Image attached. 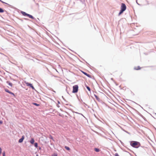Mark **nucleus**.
I'll use <instances>...</instances> for the list:
<instances>
[{
    "instance_id": "0eeeda50",
    "label": "nucleus",
    "mask_w": 156,
    "mask_h": 156,
    "mask_svg": "<svg viewBox=\"0 0 156 156\" xmlns=\"http://www.w3.org/2000/svg\"><path fill=\"white\" fill-rule=\"evenodd\" d=\"M82 72L83 74H84V75L87 76L88 77H90V78H91V76L89 74L87 73H86L84 72H83V71H82Z\"/></svg>"
},
{
    "instance_id": "412c9836",
    "label": "nucleus",
    "mask_w": 156,
    "mask_h": 156,
    "mask_svg": "<svg viewBox=\"0 0 156 156\" xmlns=\"http://www.w3.org/2000/svg\"><path fill=\"white\" fill-rule=\"evenodd\" d=\"M50 138L53 141H54V139L53 137L52 136H50Z\"/></svg>"
},
{
    "instance_id": "a878e982",
    "label": "nucleus",
    "mask_w": 156,
    "mask_h": 156,
    "mask_svg": "<svg viewBox=\"0 0 156 156\" xmlns=\"http://www.w3.org/2000/svg\"><path fill=\"white\" fill-rule=\"evenodd\" d=\"M0 1L2 2L3 3H5L4 2H3V1H2L1 0H0Z\"/></svg>"
},
{
    "instance_id": "4468645a",
    "label": "nucleus",
    "mask_w": 156,
    "mask_h": 156,
    "mask_svg": "<svg viewBox=\"0 0 156 156\" xmlns=\"http://www.w3.org/2000/svg\"><path fill=\"white\" fill-rule=\"evenodd\" d=\"M65 148L67 150H70V148L69 147H67V146H66L65 147Z\"/></svg>"
},
{
    "instance_id": "dca6fc26",
    "label": "nucleus",
    "mask_w": 156,
    "mask_h": 156,
    "mask_svg": "<svg viewBox=\"0 0 156 156\" xmlns=\"http://www.w3.org/2000/svg\"><path fill=\"white\" fill-rule=\"evenodd\" d=\"M34 146H35V147H36L37 148V147H38V144H37V143H34Z\"/></svg>"
},
{
    "instance_id": "1a4fd4ad",
    "label": "nucleus",
    "mask_w": 156,
    "mask_h": 156,
    "mask_svg": "<svg viewBox=\"0 0 156 156\" xmlns=\"http://www.w3.org/2000/svg\"><path fill=\"white\" fill-rule=\"evenodd\" d=\"M30 143L32 144H33L34 142V140L33 138H32L30 141Z\"/></svg>"
},
{
    "instance_id": "ddd939ff",
    "label": "nucleus",
    "mask_w": 156,
    "mask_h": 156,
    "mask_svg": "<svg viewBox=\"0 0 156 156\" xmlns=\"http://www.w3.org/2000/svg\"><path fill=\"white\" fill-rule=\"evenodd\" d=\"M33 104L36 106H39V104H38L36 103H33Z\"/></svg>"
},
{
    "instance_id": "6ab92c4d",
    "label": "nucleus",
    "mask_w": 156,
    "mask_h": 156,
    "mask_svg": "<svg viewBox=\"0 0 156 156\" xmlns=\"http://www.w3.org/2000/svg\"><path fill=\"white\" fill-rule=\"evenodd\" d=\"M87 90L89 91H90V88L89 87H87Z\"/></svg>"
},
{
    "instance_id": "b1692460",
    "label": "nucleus",
    "mask_w": 156,
    "mask_h": 156,
    "mask_svg": "<svg viewBox=\"0 0 156 156\" xmlns=\"http://www.w3.org/2000/svg\"><path fill=\"white\" fill-rule=\"evenodd\" d=\"M2 149L1 147H0V155H1L2 153Z\"/></svg>"
},
{
    "instance_id": "2eb2a0df",
    "label": "nucleus",
    "mask_w": 156,
    "mask_h": 156,
    "mask_svg": "<svg viewBox=\"0 0 156 156\" xmlns=\"http://www.w3.org/2000/svg\"><path fill=\"white\" fill-rule=\"evenodd\" d=\"M94 96L98 100H99V99L98 97L96 95H94Z\"/></svg>"
},
{
    "instance_id": "9d476101",
    "label": "nucleus",
    "mask_w": 156,
    "mask_h": 156,
    "mask_svg": "<svg viewBox=\"0 0 156 156\" xmlns=\"http://www.w3.org/2000/svg\"><path fill=\"white\" fill-rule=\"evenodd\" d=\"M7 83L11 87H12V83L10 82H7Z\"/></svg>"
},
{
    "instance_id": "aec40b11",
    "label": "nucleus",
    "mask_w": 156,
    "mask_h": 156,
    "mask_svg": "<svg viewBox=\"0 0 156 156\" xmlns=\"http://www.w3.org/2000/svg\"><path fill=\"white\" fill-rule=\"evenodd\" d=\"M9 93L11 94H12V95H13L14 96H15V94H14L12 92L10 91V92H9Z\"/></svg>"
},
{
    "instance_id": "393cba45",
    "label": "nucleus",
    "mask_w": 156,
    "mask_h": 156,
    "mask_svg": "<svg viewBox=\"0 0 156 156\" xmlns=\"http://www.w3.org/2000/svg\"><path fill=\"white\" fill-rule=\"evenodd\" d=\"M3 123V122L2 121H0V124H2Z\"/></svg>"
},
{
    "instance_id": "f03ea898",
    "label": "nucleus",
    "mask_w": 156,
    "mask_h": 156,
    "mask_svg": "<svg viewBox=\"0 0 156 156\" xmlns=\"http://www.w3.org/2000/svg\"><path fill=\"white\" fill-rule=\"evenodd\" d=\"M78 85H75L73 86V90L72 92L73 93H77L78 90Z\"/></svg>"
},
{
    "instance_id": "bb28decb",
    "label": "nucleus",
    "mask_w": 156,
    "mask_h": 156,
    "mask_svg": "<svg viewBox=\"0 0 156 156\" xmlns=\"http://www.w3.org/2000/svg\"><path fill=\"white\" fill-rule=\"evenodd\" d=\"M36 156H38V155L37 154V155H36Z\"/></svg>"
},
{
    "instance_id": "9b49d317",
    "label": "nucleus",
    "mask_w": 156,
    "mask_h": 156,
    "mask_svg": "<svg viewBox=\"0 0 156 156\" xmlns=\"http://www.w3.org/2000/svg\"><path fill=\"white\" fill-rule=\"evenodd\" d=\"M94 150L97 152H98L100 151V150L99 149L97 148H95L94 149Z\"/></svg>"
},
{
    "instance_id": "4be33fe9",
    "label": "nucleus",
    "mask_w": 156,
    "mask_h": 156,
    "mask_svg": "<svg viewBox=\"0 0 156 156\" xmlns=\"http://www.w3.org/2000/svg\"><path fill=\"white\" fill-rule=\"evenodd\" d=\"M2 154H3V156H5V151L3 152Z\"/></svg>"
},
{
    "instance_id": "5701e85b",
    "label": "nucleus",
    "mask_w": 156,
    "mask_h": 156,
    "mask_svg": "<svg viewBox=\"0 0 156 156\" xmlns=\"http://www.w3.org/2000/svg\"><path fill=\"white\" fill-rule=\"evenodd\" d=\"M115 156H119V155L117 153L115 154Z\"/></svg>"
},
{
    "instance_id": "7ed1b4c3",
    "label": "nucleus",
    "mask_w": 156,
    "mask_h": 156,
    "mask_svg": "<svg viewBox=\"0 0 156 156\" xmlns=\"http://www.w3.org/2000/svg\"><path fill=\"white\" fill-rule=\"evenodd\" d=\"M21 13L23 14V15L24 16H27L28 17H29L30 18L32 19H34V18L32 15H30L29 14H28L26 13L25 12H22Z\"/></svg>"
},
{
    "instance_id": "20e7f679",
    "label": "nucleus",
    "mask_w": 156,
    "mask_h": 156,
    "mask_svg": "<svg viewBox=\"0 0 156 156\" xmlns=\"http://www.w3.org/2000/svg\"><path fill=\"white\" fill-rule=\"evenodd\" d=\"M139 143L136 141H134L131 144L132 146L134 147H138L139 146L138 145Z\"/></svg>"
},
{
    "instance_id": "39448f33",
    "label": "nucleus",
    "mask_w": 156,
    "mask_h": 156,
    "mask_svg": "<svg viewBox=\"0 0 156 156\" xmlns=\"http://www.w3.org/2000/svg\"><path fill=\"white\" fill-rule=\"evenodd\" d=\"M25 83L27 86H30L31 87L33 90H35V88L32 85V84L31 83H29L28 82H25Z\"/></svg>"
},
{
    "instance_id": "423d86ee",
    "label": "nucleus",
    "mask_w": 156,
    "mask_h": 156,
    "mask_svg": "<svg viewBox=\"0 0 156 156\" xmlns=\"http://www.w3.org/2000/svg\"><path fill=\"white\" fill-rule=\"evenodd\" d=\"M24 137L23 136H22L21 138L19 140V142L20 143H21L23 142V140L24 139Z\"/></svg>"
},
{
    "instance_id": "6e6552de",
    "label": "nucleus",
    "mask_w": 156,
    "mask_h": 156,
    "mask_svg": "<svg viewBox=\"0 0 156 156\" xmlns=\"http://www.w3.org/2000/svg\"><path fill=\"white\" fill-rule=\"evenodd\" d=\"M134 69L136 70H140L141 69V67L139 66H136L134 68Z\"/></svg>"
},
{
    "instance_id": "a211bd4d",
    "label": "nucleus",
    "mask_w": 156,
    "mask_h": 156,
    "mask_svg": "<svg viewBox=\"0 0 156 156\" xmlns=\"http://www.w3.org/2000/svg\"><path fill=\"white\" fill-rule=\"evenodd\" d=\"M52 156H57V154L56 153H54L52 155Z\"/></svg>"
},
{
    "instance_id": "f257e3e1",
    "label": "nucleus",
    "mask_w": 156,
    "mask_h": 156,
    "mask_svg": "<svg viewBox=\"0 0 156 156\" xmlns=\"http://www.w3.org/2000/svg\"><path fill=\"white\" fill-rule=\"evenodd\" d=\"M126 7L125 4L124 3H122L121 7V10L119 14V15H120L122 13L126 10Z\"/></svg>"
},
{
    "instance_id": "f8f14e48",
    "label": "nucleus",
    "mask_w": 156,
    "mask_h": 156,
    "mask_svg": "<svg viewBox=\"0 0 156 156\" xmlns=\"http://www.w3.org/2000/svg\"><path fill=\"white\" fill-rule=\"evenodd\" d=\"M4 10L2 8H0V12L2 13L4 12Z\"/></svg>"
},
{
    "instance_id": "f3484780",
    "label": "nucleus",
    "mask_w": 156,
    "mask_h": 156,
    "mask_svg": "<svg viewBox=\"0 0 156 156\" xmlns=\"http://www.w3.org/2000/svg\"><path fill=\"white\" fill-rule=\"evenodd\" d=\"M5 91L7 92H8V93H9V92H10V91L9 90L7 89H5Z\"/></svg>"
}]
</instances>
